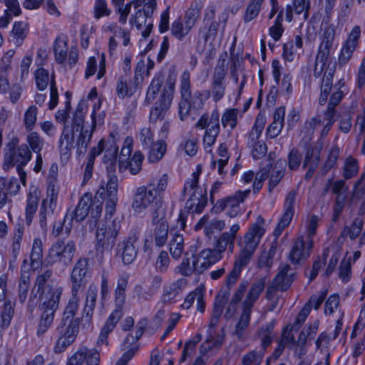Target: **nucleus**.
Here are the masks:
<instances>
[{
    "instance_id": "61",
    "label": "nucleus",
    "mask_w": 365,
    "mask_h": 365,
    "mask_svg": "<svg viewBox=\"0 0 365 365\" xmlns=\"http://www.w3.org/2000/svg\"><path fill=\"white\" fill-rule=\"evenodd\" d=\"M272 169V164L269 163L265 167L261 168L259 172L257 173L255 180L253 183V190L255 192H258L262 187L263 182L269 178Z\"/></svg>"
},
{
    "instance_id": "20",
    "label": "nucleus",
    "mask_w": 365,
    "mask_h": 365,
    "mask_svg": "<svg viewBox=\"0 0 365 365\" xmlns=\"http://www.w3.org/2000/svg\"><path fill=\"white\" fill-rule=\"evenodd\" d=\"M335 37L334 28L329 26L327 28L322 36V42L319 45L317 53V60L320 61H327L330 55V50L332 46Z\"/></svg>"
},
{
    "instance_id": "23",
    "label": "nucleus",
    "mask_w": 365,
    "mask_h": 365,
    "mask_svg": "<svg viewBox=\"0 0 365 365\" xmlns=\"http://www.w3.org/2000/svg\"><path fill=\"white\" fill-rule=\"evenodd\" d=\"M207 203L205 192L201 189H195L185 204V208L191 213H201Z\"/></svg>"
},
{
    "instance_id": "21",
    "label": "nucleus",
    "mask_w": 365,
    "mask_h": 365,
    "mask_svg": "<svg viewBox=\"0 0 365 365\" xmlns=\"http://www.w3.org/2000/svg\"><path fill=\"white\" fill-rule=\"evenodd\" d=\"M122 316L123 312L120 308H117L112 312L101 330V333L97 341V344L98 345H102L103 344H106V345L108 344V336L115 327Z\"/></svg>"
},
{
    "instance_id": "56",
    "label": "nucleus",
    "mask_w": 365,
    "mask_h": 365,
    "mask_svg": "<svg viewBox=\"0 0 365 365\" xmlns=\"http://www.w3.org/2000/svg\"><path fill=\"white\" fill-rule=\"evenodd\" d=\"M28 33V24L24 21H16L14 24L11 35L16 39V43L20 45Z\"/></svg>"
},
{
    "instance_id": "8",
    "label": "nucleus",
    "mask_w": 365,
    "mask_h": 365,
    "mask_svg": "<svg viewBox=\"0 0 365 365\" xmlns=\"http://www.w3.org/2000/svg\"><path fill=\"white\" fill-rule=\"evenodd\" d=\"M90 259L86 257H79L73 264L70 274L71 289L82 291L90 277Z\"/></svg>"
},
{
    "instance_id": "57",
    "label": "nucleus",
    "mask_w": 365,
    "mask_h": 365,
    "mask_svg": "<svg viewBox=\"0 0 365 365\" xmlns=\"http://www.w3.org/2000/svg\"><path fill=\"white\" fill-rule=\"evenodd\" d=\"M157 0H133L132 4L135 9L143 11L147 16H153L157 8Z\"/></svg>"
},
{
    "instance_id": "17",
    "label": "nucleus",
    "mask_w": 365,
    "mask_h": 365,
    "mask_svg": "<svg viewBox=\"0 0 365 365\" xmlns=\"http://www.w3.org/2000/svg\"><path fill=\"white\" fill-rule=\"evenodd\" d=\"M296 192L292 190L289 192L286 197L284 205V213L279 220L277 226L274 232V235L278 238L282 231L287 227L292 220L294 210V203L296 200Z\"/></svg>"
},
{
    "instance_id": "43",
    "label": "nucleus",
    "mask_w": 365,
    "mask_h": 365,
    "mask_svg": "<svg viewBox=\"0 0 365 365\" xmlns=\"http://www.w3.org/2000/svg\"><path fill=\"white\" fill-rule=\"evenodd\" d=\"M321 151L322 146H307L303 168H305L307 166L312 167L313 165H314L315 167H318L320 161Z\"/></svg>"
},
{
    "instance_id": "9",
    "label": "nucleus",
    "mask_w": 365,
    "mask_h": 365,
    "mask_svg": "<svg viewBox=\"0 0 365 365\" xmlns=\"http://www.w3.org/2000/svg\"><path fill=\"white\" fill-rule=\"evenodd\" d=\"M175 79L169 76L166 80L165 86L159 99V105L150 110V120L155 122L158 120H163L165 113L169 109L173 98L175 91Z\"/></svg>"
},
{
    "instance_id": "54",
    "label": "nucleus",
    "mask_w": 365,
    "mask_h": 365,
    "mask_svg": "<svg viewBox=\"0 0 365 365\" xmlns=\"http://www.w3.org/2000/svg\"><path fill=\"white\" fill-rule=\"evenodd\" d=\"M184 250V238L182 235H175L170 243V252L172 257L179 259Z\"/></svg>"
},
{
    "instance_id": "25",
    "label": "nucleus",
    "mask_w": 365,
    "mask_h": 365,
    "mask_svg": "<svg viewBox=\"0 0 365 365\" xmlns=\"http://www.w3.org/2000/svg\"><path fill=\"white\" fill-rule=\"evenodd\" d=\"M307 241L305 242L302 237L297 238L289 253V260L292 264H299L302 260L309 256Z\"/></svg>"
},
{
    "instance_id": "33",
    "label": "nucleus",
    "mask_w": 365,
    "mask_h": 365,
    "mask_svg": "<svg viewBox=\"0 0 365 365\" xmlns=\"http://www.w3.org/2000/svg\"><path fill=\"white\" fill-rule=\"evenodd\" d=\"M144 156L140 151H136L132 158L128 162H124L123 160H119V170L123 172L129 169L130 173L135 175L140 173L142 169V163Z\"/></svg>"
},
{
    "instance_id": "19",
    "label": "nucleus",
    "mask_w": 365,
    "mask_h": 365,
    "mask_svg": "<svg viewBox=\"0 0 365 365\" xmlns=\"http://www.w3.org/2000/svg\"><path fill=\"white\" fill-rule=\"evenodd\" d=\"M291 267L289 264H282L279 266L278 272L274 278L272 282L277 288L282 291H287L294 280L295 274L291 272Z\"/></svg>"
},
{
    "instance_id": "26",
    "label": "nucleus",
    "mask_w": 365,
    "mask_h": 365,
    "mask_svg": "<svg viewBox=\"0 0 365 365\" xmlns=\"http://www.w3.org/2000/svg\"><path fill=\"white\" fill-rule=\"evenodd\" d=\"M225 227V222L221 220L213 219L209 221V217L204 215L195 225V230L204 228L205 235L210 237L215 231L220 232Z\"/></svg>"
},
{
    "instance_id": "29",
    "label": "nucleus",
    "mask_w": 365,
    "mask_h": 365,
    "mask_svg": "<svg viewBox=\"0 0 365 365\" xmlns=\"http://www.w3.org/2000/svg\"><path fill=\"white\" fill-rule=\"evenodd\" d=\"M133 24L138 30H142V36L147 38L153 29V16H147L143 11L138 10L135 14Z\"/></svg>"
},
{
    "instance_id": "52",
    "label": "nucleus",
    "mask_w": 365,
    "mask_h": 365,
    "mask_svg": "<svg viewBox=\"0 0 365 365\" xmlns=\"http://www.w3.org/2000/svg\"><path fill=\"white\" fill-rule=\"evenodd\" d=\"M185 256H187V253L185 254ZM192 262H190V259L186 257L179 266V272L181 274L190 276L193 272H197L200 264H197V258L194 255H192Z\"/></svg>"
},
{
    "instance_id": "41",
    "label": "nucleus",
    "mask_w": 365,
    "mask_h": 365,
    "mask_svg": "<svg viewBox=\"0 0 365 365\" xmlns=\"http://www.w3.org/2000/svg\"><path fill=\"white\" fill-rule=\"evenodd\" d=\"M110 138L111 140H108L110 146L106 149L103 156L104 163L108 164L107 166L108 170H111L114 167L118 150V147L116 145L113 133L110 134Z\"/></svg>"
},
{
    "instance_id": "13",
    "label": "nucleus",
    "mask_w": 365,
    "mask_h": 365,
    "mask_svg": "<svg viewBox=\"0 0 365 365\" xmlns=\"http://www.w3.org/2000/svg\"><path fill=\"white\" fill-rule=\"evenodd\" d=\"M361 36V28L359 26H355L349 34L346 40L342 45L340 53L338 57V65L340 67L348 63L351 60L353 53L357 48L359 41Z\"/></svg>"
},
{
    "instance_id": "28",
    "label": "nucleus",
    "mask_w": 365,
    "mask_h": 365,
    "mask_svg": "<svg viewBox=\"0 0 365 365\" xmlns=\"http://www.w3.org/2000/svg\"><path fill=\"white\" fill-rule=\"evenodd\" d=\"M95 111L93 112L91 115L92 118V127L90 130L85 129L81 131L79 136L77 138L76 141V147H77V154L78 156L84 155L87 151L88 145L91 141L92 138L93 133L96 127V122L95 119Z\"/></svg>"
},
{
    "instance_id": "7",
    "label": "nucleus",
    "mask_w": 365,
    "mask_h": 365,
    "mask_svg": "<svg viewBox=\"0 0 365 365\" xmlns=\"http://www.w3.org/2000/svg\"><path fill=\"white\" fill-rule=\"evenodd\" d=\"M227 52L220 55L218 63L214 69L211 80L210 95L215 102H218L225 96L226 89L225 77L227 70L225 68V58Z\"/></svg>"
},
{
    "instance_id": "34",
    "label": "nucleus",
    "mask_w": 365,
    "mask_h": 365,
    "mask_svg": "<svg viewBox=\"0 0 365 365\" xmlns=\"http://www.w3.org/2000/svg\"><path fill=\"white\" fill-rule=\"evenodd\" d=\"M71 297L69 299L67 305L65 307L64 312L63 313V317L61 319L64 320H81L80 318L75 317L76 314L78 309L79 305V297L78 294L79 291L71 290Z\"/></svg>"
},
{
    "instance_id": "22",
    "label": "nucleus",
    "mask_w": 365,
    "mask_h": 365,
    "mask_svg": "<svg viewBox=\"0 0 365 365\" xmlns=\"http://www.w3.org/2000/svg\"><path fill=\"white\" fill-rule=\"evenodd\" d=\"M197 258V264H200V268L197 269V273L202 272L205 269L208 268L210 265L220 261L222 256L215 250L213 249H204L200 252Z\"/></svg>"
},
{
    "instance_id": "15",
    "label": "nucleus",
    "mask_w": 365,
    "mask_h": 365,
    "mask_svg": "<svg viewBox=\"0 0 365 365\" xmlns=\"http://www.w3.org/2000/svg\"><path fill=\"white\" fill-rule=\"evenodd\" d=\"M100 354L95 349L81 346L68 360L66 365H99Z\"/></svg>"
},
{
    "instance_id": "12",
    "label": "nucleus",
    "mask_w": 365,
    "mask_h": 365,
    "mask_svg": "<svg viewBox=\"0 0 365 365\" xmlns=\"http://www.w3.org/2000/svg\"><path fill=\"white\" fill-rule=\"evenodd\" d=\"M154 229L145 233L143 250L149 256L151 255L153 247V240L157 247H163L165 245L168 237V222H161L153 225Z\"/></svg>"
},
{
    "instance_id": "50",
    "label": "nucleus",
    "mask_w": 365,
    "mask_h": 365,
    "mask_svg": "<svg viewBox=\"0 0 365 365\" xmlns=\"http://www.w3.org/2000/svg\"><path fill=\"white\" fill-rule=\"evenodd\" d=\"M197 138L195 136H185L180 144L179 150H183L189 156H194L197 151Z\"/></svg>"
},
{
    "instance_id": "44",
    "label": "nucleus",
    "mask_w": 365,
    "mask_h": 365,
    "mask_svg": "<svg viewBox=\"0 0 365 365\" xmlns=\"http://www.w3.org/2000/svg\"><path fill=\"white\" fill-rule=\"evenodd\" d=\"M164 81V76L162 73H158L153 78L146 93L145 102L150 104L156 98L157 94L159 93L160 88L162 86Z\"/></svg>"
},
{
    "instance_id": "40",
    "label": "nucleus",
    "mask_w": 365,
    "mask_h": 365,
    "mask_svg": "<svg viewBox=\"0 0 365 365\" xmlns=\"http://www.w3.org/2000/svg\"><path fill=\"white\" fill-rule=\"evenodd\" d=\"M214 247L222 256L227 248L230 254H232L235 247V240L232 236L227 232H223L217 239H216Z\"/></svg>"
},
{
    "instance_id": "5",
    "label": "nucleus",
    "mask_w": 365,
    "mask_h": 365,
    "mask_svg": "<svg viewBox=\"0 0 365 365\" xmlns=\"http://www.w3.org/2000/svg\"><path fill=\"white\" fill-rule=\"evenodd\" d=\"M120 230V222L115 220L100 224L96 232V252L110 251L115 245Z\"/></svg>"
},
{
    "instance_id": "14",
    "label": "nucleus",
    "mask_w": 365,
    "mask_h": 365,
    "mask_svg": "<svg viewBox=\"0 0 365 365\" xmlns=\"http://www.w3.org/2000/svg\"><path fill=\"white\" fill-rule=\"evenodd\" d=\"M63 288L60 284L55 287H50L38 293L39 294L40 303L38 307L57 311L59 307L60 300L63 294Z\"/></svg>"
},
{
    "instance_id": "3",
    "label": "nucleus",
    "mask_w": 365,
    "mask_h": 365,
    "mask_svg": "<svg viewBox=\"0 0 365 365\" xmlns=\"http://www.w3.org/2000/svg\"><path fill=\"white\" fill-rule=\"evenodd\" d=\"M266 285L265 277H261L254 282L249 288L242 303V313L235 329V335L241 339L248 327L253 307L259 299Z\"/></svg>"
},
{
    "instance_id": "55",
    "label": "nucleus",
    "mask_w": 365,
    "mask_h": 365,
    "mask_svg": "<svg viewBox=\"0 0 365 365\" xmlns=\"http://www.w3.org/2000/svg\"><path fill=\"white\" fill-rule=\"evenodd\" d=\"M43 258V244L41 238L36 237L34 240L30 254L31 265L39 264Z\"/></svg>"
},
{
    "instance_id": "27",
    "label": "nucleus",
    "mask_w": 365,
    "mask_h": 365,
    "mask_svg": "<svg viewBox=\"0 0 365 365\" xmlns=\"http://www.w3.org/2000/svg\"><path fill=\"white\" fill-rule=\"evenodd\" d=\"M108 179L106 185H101L98 190L97 195H99L101 200L103 199H116L118 198V179L115 174H111L108 170Z\"/></svg>"
},
{
    "instance_id": "62",
    "label": "nucleus",
    "mask_w": 365,
    "mask_h": 365,
    "mask_svg": "<svg viewBox=\"0 0 365 365\" xmlns=\"http://www.w3.org/2000/svg\"><path fill=\"white\" fill-rule=\"evenodd\" d=\"M133 296L140 302L149 301L154 296L153 293L148 287H144L142 284H136L133 291Z\"/></svg>"
},
{
    "instance_id": "37",
    "label": "nucleus",
    "mask_w": 365,
    "mask_h": 365,
    "mask_svg": "<svg viewBox=\"0 0 365 365\" xmlns=\"http://www.w3.org/2000/svg\"><path fill=\"white\" fill-rule=\"evenodd\" d=\"M264 0H250L247 3L242 19L245 24L255 19L262 10V6Z\"/></svg>"
},
{
    "instance_id": "10",
    "label": "nucleus",
    "mask_w": 365,
    "mask_h": 365,
    "mask_svg": "<svg viewBox=\"0 0 365 365\" xmlns=\"http://www.w3.org/2000/svg\"><path fill=\"white\" fill-rule=\"evenodd\" d=\"M8 151L4 154V163L3 168L5 170H9L15 165L17 166H25L31 159L32 154L26 144H22L18 148L14 145L9 143Z\"/></svg>"
},
{
    "instance_id": "42",
    "label": "nucleus",
    "mask_w": 365,
    "mask_h": 365,
    "mask_svg": "<svg viewBox=\"0 0 365 365\" xmlns=\"http://www.w3.org/2000/svg\"><path fill=\"white\" fill-rule=\"evenodd\" d=\"M264 125V118L263 116L258 115L248 135L247 145L249 147L260 142L258 139L262 135Z\"/></svg>"
},
{
    "instance_id": "30",
    "label": "nucleus",
    "mask_w": 365,
    "mask_h": 365,
    "mask_svg": "<svg viewBox=\"0 0 365 365\" xmlns=\"http://www.w3.org/2000/svg\"><path fill=\"white\" fill-rule=\"evenodd\" d=\"M98 294V287L94 284H91L86 292L84 308L83 311V317L90 322L93 317V312L96 307Z\"/></svg>"
},
{
    "instance_id": "11",
    "label": "nucleus",
    "mask_w": 365,
    "mask_h": 365,
    "mask_svg": "<svg viewBox=\"0 0 365 365\" xmlns=\"http://www.w3.org/2000/svg\"><path fill=\"white\" fill-rule=\"evenodd\" d=\"M250 193V190H238L230 196L217 200L214 205V209L217 212H221L227 208V215L235 217L240 213V205L245 201Z\"/></svg>"
},
{
    "instance_id": "60",
    "label": "nucleus",
    "mask_w": 365,
    "mask_h": 365,
    "mask_svg": "<svg viewBox=\"0 0 365 365\" xmlns=\"http://www.w3.org/2000/svg\"><path fill=\"white\" fill-rule=\"evenodd\" d=\"M180 94L182 99H191L190 73L185 71L180 77Z\"/></svg>"
},
{
    "instance_id": "1",
    "label": "nucleus",
    "mask_w": 365,
    "mask_h": 365,
    "mask_svg": "<svg viewBox=\"0 0 365 365\" xmlns=\"http://www.w3.org/2000/svg\"><path fill=\"white\" fill-rule=\"evenodd\" d=\"M168 182V176L163 174L159 178L152 179L147 186L139 187L135 193L132 207L137 212L152 205H162L161 194L165 190Z\"/></svg>"
},
{
    "instance_id": "58",
    "label": "nucleus",
    "mask_w": 365,
    "mask_h": 365,
    "mask_svg": "<svg viewBox=\"0 0 365 365\" xmlns=\"http://www.w3.org/2000/svg\"><path fill=\"white\" fill-rule=\"evenodd\" d=\"M38 108L35 106H30L26 110L24 116V123L26 130L31 131L37 120Z\"/></svg>"
},
{
    "instance_id": "2",
    "label": "nucleus",
    "mask_w": 365,
    "mask_h": 365,
    "mask_svg": "<svg viewBox=\"0 0 365 365\" xmlns=\"http://www.w3.org/2000/svg\"><path fill=\"white\" fill-rule=\"evenodd\" d=\"M103 204V201L98 198L97 196L92 197V195L90 193L84 194L81 197L76 209L71 213H66L64 217L66 234L68 235L70 233L73 220L76 222L83 221L89 212L91 218L92 219L91 224L93 223L95 226L101 215Z\"/></svg>"
},
{
    "instance_id": "63",
    "label": "nucleus",
    "mask_w": 365,
    "mask_h": 365,
    "mask_svg": "<svg viewBox=\"0 0 365 365\" xmlns=\"http://www.w3.org/2000/svg\"><path fill=\"white\" fill-rule=\"evenodd\" d=\"M239 110L237 108H230L225 110L222 116V124L223 127L230 126L234 129L237 124V115Z\"/></svg>"
},
{
    "instance_id": "31",
    "label": "nucleus",
    "mask_w": 365,
    "mask_h": 365,
    "mask_svg": "<svg viewBox=\"0 0 365 365\" xmlns=\"http://www.w3.org/2000/svg\"><path fill=\"white\" fill-rule=\"evenodd\" d=\"M68 51V38L63 34L58 36L53 43L55 60L58 64L66 62Z\"/></svg>"
},
{
    "instance_id": "47",
    "label": "nucleus",
    "mask_w": 365,
    "mask_h": 365,
    "mask_svg": "<svg viewBox=\"0 0 365 365\" xmlns=\"http://www.w3.org/2000/svg\"><path fill=\"white\" fill-rule=\"evenodd\" d=\"M148 148H150V150L148 154V160L150 163H155L158 162L165 155L166 145L163 141H157Z\"/></svg>"
},
{
    "instance_id": "51",
    "label": "nucleus",
    "mask_w": 365,
    "mask_h": 365,
    "mask_svg": "<svg viewBox=\"0 0 365 365\" xmlns=\"http://www.w3.org/2000/svg\"><path fill=\"white\" fill-rule=\"evenodd\" d=\"M264 356V350L253 349L242 357V365H261Z\"/></svg>"
},
{
    "instance_id": "35",
    "label": "nucleus",
    "mask_w": 365,
    "mask_h": 365,
    "mask_svg": "<svg viewBox=\"0 0 365 365\" xmlns=\"http://www.w3.org/2000/svg\"><path fill=\"white\" fill-rule=\"evenodd\" d=\"M24 232V225L22 222H17L15 225L14 233L11 238V255L14 259H16L19 255L23 235Z\"/></svg>"
},
{
    "instance_id": "59",
    "label": "nucleus",
    "mask_w": 365,
    "mask_h": 365,
    "mask_svg": "<svg viewBox=\"0 0 365 365\" xmlns=\"http://www.w3.org/2000/svg\"><path fill=\"white\" fill-rule=\"evenodd\" d=\"M122 250V260L125 264H131L137 256L138 248L136 246L127 245L123 243L118 245Z\"/></svg>"
},
{
    "instance_id": "18",
    "label": "nucleus",
    "mask_w": 365,
    "mask_h": 365,
    "mask_svg": "<svg viewBox=\"0 0 365 365\" xmlns=\"http://www.w3.org/2000/svg\"><path fill=\"white\" fill-rule=\"evenodd\" d=\"M264 220L262 216H258L257 222L253 224L248 230L244 237V246L249 249L255 250L257 247L262 237L265 232L262 227Z\"/></svg>"
},
{
    "instance_id": "64",
    "label": "nucleus",
    "mask_w": 365,
    "mask_h": 365,
    "mask_svg": "<svg viewBox=\"0 0 365 365\" xmlns=\"http://www.w3.org/2000/svg\"><path fill=\"white\" fill-rule=\"evenodd\" d=\"M26 140L30 148L34 153H40L43 147L44 141L38 133L31 132L27 135Z\"/></svg>"
},
{
    "instance_id": "53",
    "label": "nucleus",
    "mask_w": 365,
    "mask_h": 365,
    "mask_svg": "<svg viewBox=\"0 0 365 365\" xmlns=\"http://www.w3.org/2000/svg\"><path fill=\"white\" fill-rule=\"evenodd\" d=\"M359 172L358 161L352 156L346 158L344 168L343 176L346 180L351 179L356 176Z\"/></svg>"
},
{
    "instance_id": "48",
    "label": "nucleus",
    "mask_w": 365,
    "mask_h": 365,
    "mask_svg": "<svg viewBox=\"0 0 365 365\" xmlns=\"http://www.w3.org/2000/svg\"><path fill=\"white\" fill-rule=\"evenodd\" d=\"M364 222L360 218H356L351 226L344 227L341 233V237H349L351 240H355L361 232Z\"/></svg>"
},
{
    "instance_id": "49",
    "label": "nucleus",
    "mask_w": 365,
    "mask_h": 365,
    "mask_svg": "<svg viewBox=\"0 0 365 365\" xmlns=\"http://www.w3.org/2000/svg\"><path fill=\"white\" fill-rule=\"evenodd\" d=\"M228 297L229 292L222 289L215 297L211 317L220 318Z\"/></svg>"
},
{
    "instance_id": "36",
    "label": "nucleus",
    "mask_w": 365,
    "mask_h": 365,
    "mask_svg": "<svg viewBox=\"0 0 365 365\" xmlns=\"http://www.w3.org/2000/svg\"><path fill=\"white\" fill-rule=\"evenodd\" d=\"M73 133L66 127H64L58 142L60 153L62 155L67 158L70 155L71 150L73 148Z\"/></svg>"
},
{
    "instance_id": "24",
    "label": "nucleus",
    "mask_w": 365,
    "mask_h": 365,
    "mask_svg": "<svg viewBox=\"0 0 365 365\" xmlns=\"http://www.w3.org/2000/svg\"><path fill=\"white\" fill-rule=\"evenodd\" d=\"M38 309L41 314L36 328V336L43 338L53 324L56 311L41 307H38Z\"/></svg>"
},
{
    "instance_id": "39",
    "label": "nucleus",
    "mask_w": 365,
    "mask_h": 365,
    "mask_svg": "<svg viewBox=\"0 0 365 365\" xmlns=\"http://www.w3.org/2000/svg\"><path fill=\"white\" fill-rule=\"evenodd\" d=\"M56 204L51 202H42L39 211V224L42 229L47 228V220H51L54 215Z\"/></svg>"
},
{
    "instance_id": "46",
    "label": "nucleus",
    "mask_w": 365,
    "mask_h": 365,
    "mask_svg": "<svg viewBox=\"0 0 365 365\" xmlns=\"http://www.w3.org/2000/svg\"><path fill=\"white\" fill-rule=\"evenodd\" d=\"M192 27L187 24L182 23L180 19H175L170 28L171 34L179 41H182L190 33Z\"/></svg>"
},
{
    "instance_id": "16",
    "label": "nucleus",
    "mask_w": 365,
    "mask_h": 365,
    "mask_svg": "<svg viewBox=\"0 0 365 365\" xmlns=\"http://www.w3.org/2000/svg\"><path fill=\"white\" fill-rule=\"evenodd\" d=\"M59 284V283L53 277V270L51 269H45L41 270L36 276L34 282V288L31 294H33L34 291L36 289V293H39L43 292L46 289L50 287H55ZM36 295L31 297L28 301V306L29 307L33 308L34 307L35 302L34 299L36 298Z\"/></svg>"
},
{
    "instance_id": "4",
    "label": "nucleus",
    "mask_w": 365,
    "mask_h": 365,
    "mask_svg": "<svg viewBox=\"0 0 365 365\" xmlns=\"http://www.w3.org/2000/svg\"><path fill=\"white\" fill-rule=\"evenodd\" d=\"M76 252V246L74 241L68 240L65 243L62 240H58L49 248L45 258L46 264L49 266L55 264L68 266L72 262Z\"/></svg>"
},
{
    "instance_id": "45",
    "label": "nucleus",
    "mask_w": 365,
    "mask_h": 365,
    "mask_svg": "<svg viewBox=\"0 0 365 365\" xmlns=\"http://www.w3.org/2000/svg\"><path fill=\"white\" fill-rule=\"evenodd\" d=\"M284 175V164L282 160H277L274 167L272 168L269 180V192H271L273 189L279 183Z\"/></svg>"
},
{
    "instance_id": "32",
    "label": "nucleus",
    "mask_w": 365,
    "mask_h": 365,
    "mask_svg": "<svg viewBox=\"0 0 365 365\" xmlns=\"http://www.w3.org/2000/svg\"><path fill=\"white\" fill-rule=\"evenodd\" d=\"M212 122L210 125L207 130L203 138V145L205 148H210L215 143L216 138L220 133L219 114L217 112L212 113Z\"/></svg>"
},
{
    "instance_id": "38",
    "label": "nucleus",
    "mask_w": 365,
    "mask_h": 365,
    "mask_svg": "<svg viewBox=\"0 0 365 365\" xmlns=\"http://www.w3.org/2000/svg\"><path fill=\"white\" fill-rule=\"evenodd\" d=\"M38 204V194L36 190L29 192L27 197L26 206L25 209L26 223L29 226L33 220L34 214L36 212Z\"/></svg>"
},
{
    "instance_id": "6",
    "label": "nucleus",
    "mask_w": 365,
    "mask_h": 365,
    "mask_svg": "<svg viewBox=\"0 0 365 365\" xmlns=\"http://www.w3.org/2000/svg\"><path fill=\"white\" fill-rule=\"evenodd\" d=\"M81 320H64L61 319L56 328L58 339L53 346V351L56 354L63 352L76 340L80 327Z\"/></svg>"
}]
</instances>
